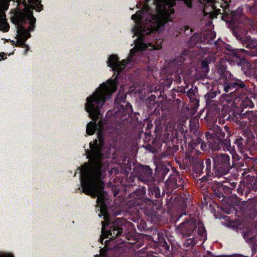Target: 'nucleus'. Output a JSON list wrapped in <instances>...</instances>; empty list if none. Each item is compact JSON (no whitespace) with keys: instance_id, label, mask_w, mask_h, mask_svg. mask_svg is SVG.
<instances>
[{"instance_id":"nucleus-1","label":"nucleus","mask_w":257,"mask_h":257,"mask_svg":"<svg viewBox=\"0 0 257 257\" xmlns=\"http://www.w3.org/2000/svg\"><path fill=\"white\" fill-rule=\"evenodd\" d=\"M117 86L114 80L109 79L106 82L100 85L98 88L86 98L85 104L86 111L94 122H90L87 125L86 133L92 135L98 130V139L92 144H89L90 150L87 158L90 159L89 164H85L81 171V186L82 191L92 198L97 197V203H103L107 195L104 191L105 184L102 179L105 176V169L102 163L103 155L102 150L104 145L103 131V123L99 120L97 124L96 121L101 117L100 108L105 101L109 99L112 94L116 90Z\"/></svg>"},{"instance_id":"nucleus-2","label":"nucleus","mask_w":257,"mask_h":257,"mask_svg":"<svg viewBox=\"0 0 257 257\" xmlns=\"http://www.w3.org/2000/svg\"><path fill=\"white\" fill-rule=\"evenodd\" d=\"M12 22L17 26L18 35L16 47H24L26 46L25 42L31 37L30 32L35 27L36 18L29 10L15 12L14 16L11 17Z\"/></svg>"},{"instance_id":"nucleus-3","label":"nucleus","mask_w":257,"mask_h":257,"mask_svg":"<svg viewBox=\"0 0 257 257\" xmlns=\"http://www.w3.org/2000/svg\"><path fill=\"white\" fill-rule=\"evenodd\" d=\"M211 157L213 161V170L216 175H226L231 169L236 167V164L233 161L231 162L229 156L225 154L213 153Z\"/></svg>"},{"instance_id":"nucleus-4","label":"nucleus","mask_w":257,"mask_h":257,"mask_svg":"<svg viewBox=\"0 0 257 257\" xmlns=\"http://www.w3.org/2000/svg\"><path fill=\"white\" fill-rule=\"evenodd\" d=\"M243 111V109L240 113H234L232 119L244 134H248L251 132L252 125H254L256 122V115L253 111Z\"/></svg>"},{"instance_id":"nucleus-5","label":"nucleus","mask_w":257,"mask_h":257,"mask_svg":"<svg viewBox=\"0 0 257 257\" xmlns=\"http://www.w3.org/2000/svg\"><path fill=\"white\" fill-rule=\"evenodd\" d=\"M105 221H102L101 232L102 234L108 237L109 235L111 238H115L121 235L123 231L122 226L125 224V220L123 218H116L112 222L109 230H106V227L110 224V219L107 215H104Z\"/></svg>"},{"instance_id":"nucleus-6","label":"nucleus","mask_w":257,"mask_h":257,"mask_svg":"<svg viewBox=\"0 0 257 257\" xmlns=\"http://www.w3.org/2000/svg\"><path fill=\"white\" fill-rule=\"evenodd\" d=\"M231 30L236 39L243 46L246 45L250 46L253 44L252 39L249 35H247L248 29L242 24H233Z\"/></svg>"},{"instance_id":"nucleus-7","label":"nucleus","mask_w":257,"mask_h":257,"mask_svg":"<svg viewBox=\"0 0 257 257\" xmlns=\"http://www.w3.org/2000/svg\"><path fill=\"white\" fill-rule=\"evenodd\" d=\"M229 127L227 126L224 127L222 130L218 125H214L210 128V132H205V136L207 140H212L213 137L220 140H229L230 134L228 131Z\"/></svg>"},{"instance_id":"nucleus-8","label":"nucleus","mask_w":257,"mask_h":257,"mask_svg":"<svg viewBox=\"0 0 257 257\" xmlns=\"http://www.w3.org/2000/svg\"><path fill=\"white\" fill-rule=\"evenodd\" d=\"M138 179L145 183H150L154 181L153 171L148 166L139 165L135 170Z\"/></svg>"},{"instance_id":"nucleus-9","label":"nucleus","mask_w":257,"mask_h":257,"mask_svg":"<svg viewBox=\"0 0 257 257\" xmlns=\"http://www.w3.org/2000/svg\"><path fill=\"white\" fill-rule=\"evenodd\" d=\"M200 153V152L199 151L194 148L188 151V156L190 161L192 162L194 172L199 175H203V168L204 166H203V161L201 159H198Z\"/></svg>"},{"instance_id":"nucleus-10","label":"nucleus","mask_w":257,"mask_h":257,"mask_svg":"<svg viewBox=\"0 0 257 257\" xmlns=\"http://www.w3.org/2000/svg\"><path fill=\"white\" fill-rule=\"evenodd\" d=\"M130 61L129 58L127 60L119 61L116 55H111L110 56L107 63L108 66L111 67L113 71L120 72Z\"/></svg>"},{"instance_id":"nucleus-11","label":"nucleus","mask_w":257,"mask_h":257,"mask_svg":"<svg viewBox=\"0 0 257 257\" xmlns=\"http://www.w3.org/2000/svg\"><path fill=\"white\" fill-rule=\"evenodd\" d=\"M209 143L211 149L213 151H219L222 147L223 149H226L227 151L231 152L233 149L231 148L230 143V140H220L213 137L212 140H207Z\"/></svg>"},{"instance_id":"nucleus-12","label":"nucleus","mask_w":257,"mask_h":257,"mask_svg":"<svg viewBox=\"0 0 257 257\" xmlns=\"http://www.w3.org/2000/svg\"><path fill=\"white\" fill-rule=\"evenodd\" d=\"M196 228V222L194 220L186 221L178 227L179 232L184 236L191 235Z\"/></svg>"},{"instance_id":"nucleus-13","label":"nucleus","mask_w":257,"mask_h":257,"mask_svg":"<svg viewBox=\"0 0 257 257\" xmlns=\"http://www.w3.org/2000/svg\"><path fill=\"white\" fill-rule=\"evenodd\" d=\"M215 74L218 75V78L220 79V82L224 80V78H229L231 77V73L227 70L226 62L222 60L220 61L215 66Z\"/></svg>"},{"instance_id":"nucleus-14","label":"nucleus","mask_w":257,"mask_h":257,"mask_svg":"<svg viewBox=\"0 0 257 257\" xmlns=\"http://www.w3.org/2000/svg\"><path fill=\"white\" fill-rule=\"evenodd\" d=\"M172 169L174 174H170L168 179L166 181V185L167 189L169 190L167 193H172L173 190L178 188V185L177 184V177L178 176V173L175 168H172Z\"/></svg>"},{"instance_id":"nucleus-15","label":"nucleus","mask_w":257,"mask_h":257,"mask_svg":"<svg viewBox=\"0 0 257 257\" xmlns=\"http://www.w3.org/2000/svg\"><path fill=\"white\" fill-rule=\"evenodd\" d=\"M28 2L30 4V6H29L27 4H26L25 0V8L22 10H20L18 11H16V12L25 11V10H29L33 14L32 10H35L38 12H41L43 10V5L41 4L39 0H28Z\"/></svg>"},{"instance_id":"nucleus-16","label":"nucleus","mask_w":257,"mask_h":257,"mask_svg":"<svg viewBox=\"0 0 257 257\" xmlns=\"http://www.w3.org/2000/svg\"><path fill=\"white\" fill-rule=\"evenodd\" d=\"M245 188H246V192H249L257 191V177L247 176L246 180Z\"/></svg>"},{"instance_id":"nucleus-17","label":"nucleus","mask_w":257,"mask_h":257,"mask_svg":"<svg viewBox=\"0 0 257 257\" xmlns=\"http://www.w3.org/2000/svg\"><path fill=\"white\" fill-rule=\"evenodd\" d=\"M246 141L245 147L251 151H257V137L249 133Z\"/></svg>"},{"instance_id":"nucleus-18","label":"nucleus","mask_w":257,"mask_h":257,"mask_svg":"<svg viewBox=\"0 0 257 257\" xmlns=\"http://www.w3.org/2000/svg\"><path fill=\"white\" fill-rule=\"evenodd\" d=\"M235 79L231 80L229 78H224V80L221 82L224 85V90L225 92L232 93L234 91L235 87Z\"/></svg>"},{"instance_id":"nucleus-19","label":"nucleus","mask_w":257,"mask_h":257,"mask_svg":"<svg viewBox=\"0 0 257 257\" xmlns=\"http://www.w3.org/2000/svg\"><path fill=\"white\" fill-rule=\"evenodd\" d=\"M252 42L253 44H252L250 46H246V45L243 46L250 50L246 51L244 49H241V51L244 52L246 56L257 57V43L255 40L253 39H252Z\"/></svg>"},{"instance_id":"nucleus-20","label":"nucleus","mask_w":257,"mask_h":257,"mask_svg":"<svg viewBox=\"0 0 257 257\" xmlns=\"http://www.w3.org/2000/svg\"><path fill=\"white\" fill-rule=\"evenodd\" d=\"M215 36L216 34L214 32L209 30L205 31L202 33V41L205 43L209 44H211L212 43H215V42H213Z\"/></svg>"},{"instance_id":"nucleus-21","label":"nucleus","mask_w":257,"mask_h":257,"mask_svg":"<svg viewBox=\"0 0 257 257\" xmlns=\"http://www.w3.org/2000/svg\"><path fill=\"white\" fill-rule=\"evenodd\" d=\"M195 91L192 89H189L187 92V96L189 98L190 102L192 103L191 107L193 109H196L199 106V100L195 97Z\"/></svg>"},{"instance_id":"nucleus-22","label":"nucleus","mask_w":257,"mask_h":257,"mask_svg":"<svg viewBox=\"0 0 257 257\" xmlns=\"http://www.w3.org/2000/svg\"><path fill=\"white\" fill-rule=\"evenodd\" d=\"M10 26L7 22L6 15L4 12L0 11V30L7 32L9 31Z\"/></svg>"},{"instance_id":"nucleus-23","label":"nucleus","mask_w":257,"mask_h":257,"mask_svg":"<svg viewBox=\"0 0 257 257\" xmlns=\"http://www.w3.org/2000/svg\"><path fill=\"white\" fill-rule=\"evenodd\" d=\"M126 97V94L124 93L123 91H119L115 99V104L116 105L117 107L121 104L125 103L126 102L125 100Z\"/></svg>"},{"instance_id":"nucleus-24","label":"nucleus","mask_w":257,"mask_h":257,"mask_svg":"<svg viewBox=\"0 0 257 257\" xmlns=\"http://www.w3.org/2000/svg\"><path fill=\"white\" fill-rule=\"evenodd\" d=\"M198 136L199 135L196 136V139L194 142L195 147H193L191 150L194 148L198 151V149L200 148L202 150H204L206 148V145Z\"/></svg>"},{"instance_id":"nucleus-25","label":"nucleus","mask_w":257,"mask_h":257,"mask_svg":"<svg viewBox=\"0 0 257 257\" xmlns=\"http://www.w3.org/2000/svg\"><path fill=\"white\" fill-rule=\"evenodd\" d=\"M119 111H121L124 114L131 113L133 112V109L131 104L125 102V103L122 104L118 106Z\"/></svg>"},{"instance_id":"nucleus-26","label":"nucleus","mask_w":257,"mask_h":257,"mask_svg":"<svg viewBox=\"0 0 257 257\" xmlns=\"http://www.w3.org/2000/svg\"><path fill=\"white\" fill-rule=\"evenodd\" d=\"M235 87L234 91L236 90H241L242 92H246L248 90V87L246 86L244 82L240 79H235Z\"/></svg>"},{"instance_id":"nucleus-27","label":"nucleus","mask_w":257,"mask_h":257,"mask_svg":"<svg viewBox=\"0 0 257 257\" xmlns=\"http://www.w3.org/2000/svg\"><path fill=\"white\" fill-rule=\"evenodd\" d=\"M170 172L169 167L165 165H162L159 169V178L161 181H163L165 180L166 176Z\"/></svg>"},{"instance_id":"nucleus-28","label":"nucleus","mask_w":257,"mask_h":257,"mask_svg":"<svg viewBox=\"0 0 257 257\" xmlns=\"http://www.w3.org/2000/svg\"><path fill=\"white\" fill-rule=\"evenodd\" d=\"M149 194L151 196H154L156 198H159L161 197L160 190L158 187L154 186L149 188Z\"/></svg>"},{"instance_id":"nucleus-29","label":"nucleus","mask_w":257,"mask_h":257,"mask_svg":"<svg viewBox=\"0 0 257 257\" xmlns=\"http://www.w3.org/2000/svg\"><path fill=\"white\" fill-rule=\"evenodd\" d=\"M240 106L243 108H252L253 106V103L252 100L248 98V97H245L242 98Z\"/></svg>"},{"instance_id":"nucleus-30","label":"nucleus","mask_w":257,"mask_h":257,"mask_svg":"<svg viewBox=\"0 0 257 257\" xmlns=\"http://www.w3.org/2000/svg\"><path fill=\"white\" fill-rule=\"evenodd\" d=\"M198 124L196 123L195 120H191L190 123V130L191 132L195 135H200V133L198 131Z\"/></svg>"},{"instance_id":"nucleus-31","label":"nucleus","mask_w":257,"mask_h":257,"mask_svg":"<svg viewBox=\"0 0 257 257\" xmlns=\"http://www.w3.org/2000/svg\"><path fill=\"white\" fill-rule=\"evenodd\" d=\"M245 7L247 12L251 15L257 16V3H254L251 5H246Z\"/></svg>"},{"instance_id":"nucleus-32","label":"nucleus","mask_w":257,"mask_h":257,"mask_svg":"<svg viewBox=\"0 0 257 257\" xmlns=\"http://www.w3.org/2000/svg\"><path fill=\"white\" fill-rule=\"evenodd\" d=\"M244 237L246 241L251 243H255L256 241L255 235H252L250 231H246L244 233Z\"/></svg>"},{"instance_id":"nucleus-33","label":"nucleus","mask_w":257,"mask_h":257,"mask_svg":"<svg viewBox=\"0 0 257 257\" xmlns=\"http://www.w3.org/2000/svg\"><path fill=\"white\" fill-rule=\"evenodd\" d=\"M216 95V91H209L205 95V97L206 99V103L208 104L213 101L212 99L214 98Z\"/></svg>"},{"instance_id":"nucleus-34","label":"nucleus","mask_w":257,"mask_h":257,"mask_svg":"<svg viewBox=\"0 0 257 257\" xmlns=\"http://www.w3.org/2000/svg\"><path fill=\"white\" fill-rule=\"evenodd\" d=\"M244 144H246V142H245L241 138L236 139L235 141V144L237 146L240 152H242L243 150Z\"/></svg>"},{"instance_id":"nucleus-35","label":"nucleus","mask_w":257,"mask_h":257,"mask_svg":"<svg viewBox=\"0 0 257 257\" xmlns=\"http://www.w3.org/2000/svg\"><path fill=\"white\" fill-rule=\"evenodd\" d=\"M199 38L200 37L198 34H193L190 38L189 45L192 47H194L199 40Z\"/></svg>"},{"instance_id":"nucleus-36","label":"nucleus","mask_w":257,"mask_h":257,"mask_svg":"<svg viewBox=\"0 0 257 257\" xmlns=\"http://www.w3.org/2000/svg\"><path fill=\"white\" fill-rule=\"evenodd\" d=\"M215 59L213 56L208 57L206 58L201 61V67H208V64L210 63L211 61H213Z\"/></svg>"},{"instance_id":"nucleus-37","label":"nucleus","mask_w":257,"mask_h":257,"mask_svg":"<svg viewBox=\"0 0 257 257\" xmlns=\"http://www.w3.org/2000/svg\"><path fill=\"white\" fill-rule=\"evenodd\" d=\"M206 168L205 169V173L207 176H209L211 171V160L210 159L208 158L205 161Z\"/></svg>"},{"instance_id":"nucleus-38","label":"nucleus","mask_w":257,"mask_h":257,"mask_svg":"<svg viewBox=\"0 0 257 257\" xmlns=\"http://www.w3.org/2000/svg\"><path fill=\"white\" fill-rule=\"evenodd\" d=\"M151 32V31L147 29V31L144 29L142 27L140 28V33L139 34V37L141 39H143L145 36V35H148L150 34Z\"/></svg>"},{"instance_id":"nucleus-39","label":"nucleus","mask_w":257,"mask_h":257,"mask_svg":"<svg viewBox=\"0 0 257 257\" xmlns=\"http://www.w3.org/2000/svg\"><path fill=\"white\" fill-rule=\"evenodd\" d=\"M196 244V242L194 238H189L186 240L184 245L186 247H193Z\"/></svg>"},{"instance_id":"nucleus-40","label":"nucleus","mask_w":257,"mask_h":257,"mask_svg":"<svg viewBox=\"0 0 257 257\" xmlns=\"http://www.w3.org/2000/svg\"><path fill=\"white\" fill-rule=\"evenodd\" d=\"M249 75L250 77L257 80V68H253L249 70Z\"/></svg>"},{"instance_id":"nucleus-41","label":"nucleus","mask_w":257,"mask_h":257,"mask_svg":"<svg viewBox=\"0 0 257 257\" xmlns=\"http://www.w3.org/2000/svg\"><path fill=\"white\" fill-rule=\"evenodd\" d=\"M198 229H197L198 234L200 236H203V235L205 231V228L202 225V223L201 222H200V223H198Z\"/></svg>"},{"instance_id":"nucleus-42","label":"nucleus","mask_w":257,"mask_h":257,"mask_svg":"<svg viewBox=\"0 0 257 257\" xmlns=\"http://www.w3.org/2000/svg\"><path fill=\"white\" fill-rule=\"evenodd\" d=\"M135 48H136L138 50L142 51L145 50L147 48V46L146 44L141 43L137 44Z\"/></svg>"},{"instance_id":"nucleus-43","label":"nucleus","mask_w":257,"mask_h":257,"mask_svg":"<svg viewBox=\"0 0 257 257\" xmlns=\"http://www.w3.org/2000/svg\"><path fill=\"white\" fill-rule=\"evenodd\" d=\"M178 179H177V184L178 185V188L181 187V188H183V183L184 181L183 179L180 177V176H178Z\"/></svg>"},{"instance_id":"nucleus-44","label":"nucleus","mask_w":257,"mask_h":257,"mask_svg":"<svg viewBox=\"0 0 257 257\" xmlns=\"http://www.w3.org/2000/svg\"><path fill=\"white\" fill-rule=\"evenodd\" d=\"M201 76L205 77L209 71V67H203L201 68Z\"/></svg>"},{"instance_id":"nucleus-45","label":"nucleus","mask_w":257,"mask_h":257,"mask_svg":"<svg viewBox=\"0 0 257 257\" xmlns=\"http://www.w3.org/2000/svg\"><path fill=\"white\" fill-rule=\"evenodd\" d=\"M223 2V4L221 3L220 5V7L222 8V10L223 9V7L227 6L228 8L229 7V3L231 2V0H222Z\"/></svg>"},{"instance_id":"nucleus-46","label":"nucleus","mask_w":257,"mask_h":257,"mask_svg":"<svg viewBox=\"0 0 257 257\" xmlns=\"http://www.w3.org/2000/svg\"><path fill=\"white\" fill-rule=\"evenodd\" d=\"M219 189H222V190L224 191L225 193H226L227 192H230V190H231L229 187L223 186V185H221V187H219Z\"/></svg>"},{"instance_id":"nucleus-47","label":"nucleus","mask_w":257,"mask_h":257,"mask_svg":"<svg viewBox=\"0 0 257 257\" xmlns=\"http://www.w3.org/2000/svg\"><path fill=\"white\" fill-rule=\"evenodd\" d=\"M143 202L146 203L147 204L151 205L153 203V201L151 199H148L147 198H143L142 199Z\"/></svg>"},{"instance_id":"nucleus-48","label":"nucleus","mask_w":257,"mask_h":257,"mask_svg":"<svg viewBox=\"0 0 257 257\" xmlns=\"http://www.w3.org/2000/svg\"><path fill=\"white\" fill-rule=\"evenodd\" d=\"M135 193L137 195H143L145 194V192L144 190L143 189H139L135 191Z\"/></svg>"},{"instance_id":"nucleus-49","label":"nucleus","mask_w":257,"mask_h":257,"mask_svg":"<svg viewBox=\"0 0 257 257\" xmlns=\"http://www.w3.org/2000/svg\"><path fill=\"white\" fill-rule=\"evenodd\" d=\"M232 157L233 160H239V157L237 154L233 153Z\"/></svg>"},{"instance_id":"nucleus-50","label":"nucleus","mask_w":257,"mask_h":257,"mask_svg":"<svg viewBox=\"0 0 257 257\" xmlns=\"http://www.w3.org/2000/svg\"><path fill=\"white\" fill-rule=\"evenodd\" d=\"M6 58V55L4 53H0V61Z\"/></svg>"},{"instance_id":"nucleus-51","label":"nucleus","mask_w":257,"mask_h":257,"mask_svg":"<svg viewBox=\"0 0 257 257\" xmlns=\"http://www.w3.org/2000/svg\"><path fill=\"white\" fill-rule=\"evenodd\" d=\"M230 187H229L230 188V189H234L236 187V183H234V182H233L232 183H230Z\"/></svg>"},{"instance_id":"nucleus-52","label":"nucleus","mask_w":257,"mask_h":257,"mask_svg":"<svg viewBox=\"0 0 257 257\" xmlns=\"http://www.w3.org/2000/svg\"><path fill=\"white\" fill-rule=\"evenodd\" d=\"M134 53H135L134 50V49H132L131 50V52H130V55H129L130 57H132L134 55Z\"/></svg>"},{"instance_id":"nucleus-53","label":"nucleus","mask_w":257,"mask_h":257,"mask_svg":"<svg viewBox=\"0 0 257 257\" xmlns=\"http://www.w3.org/2000/svg\"><path fill=\"white\" fill-rule=\"evenodd\" d=\"M207 7H207V5H205V6H204V9H203V12H204V13L205 14L208 13V12H206L207 8Z\"/></svg>"},{"instance_id":"nucleus-54","label":"nucleus","mask_w":257,"mask_h":257,"mask_svg":"<svg viewBox=\"0 0 257 257\" xmlns=\"http://www.w3.org/2000/svg\"><path fill=\"white\" fill-rule=\"evenodd\" d=\"M237 191H238V193H239L241 194H243V191H242V189L241 188H238L237 189Z\"/></svg>"},{"instance_id":"nucleus-55","label":"nucleus","mask_w":257,"mask_h":257,"mask_svg":"<svg viewBox=\"0 0 257 257\" xmlns=\"http://www.w3.org/2000/svg\"><path fill=\"white\" fill-rule=\"evenodd\" d=\"M176 79L177 81H178L179 83L181 82V77L180 76H177Z\"/></svg>"},{"instance_id":"nucleus-56","label":"nucleus","mask_w":257,"mask_h":257,"mask_svg":"<svg viewBox=\"0 0 257 257\" xmlns=\"http://www.w3.org/2000/svg\"><path fill=\"white\" fill-rule=\"evenodd\" d=\"M214 194L215 196H216L217 197H218L219 198H220V194H218L217 192H214Z\"/></svg>"},{"instance_id":"nucleus-57","label":"nucleus","mask_w":257,"mask_h":257,"mask_svg":"<svg viewBox=\"0 0 257 257\" xmlns=\"http://www.w3.org/2000/svg\"><path fill=\"white\" fill-rule=\"evenodd\" d=\"M164 244H165L166 246H165V248L167 249H168L169 248V246L167 244V243H166V242H165L164 243Z\"/></svg>"},{"instance_id":"nucleus-58","label":"nucleus","mask_w":257,"mask_h":257,"mask_svg":"<svg viewBox=\"0 0 257 257\" xmlns=\"http://www.w3.org/2000/svg\"><path fill=\"white\" fill-rule=\"evenodd\" d=\"M189 29V27L188 26H185L184 27V31L185 32L186 30H188Z\"/></svg>"},{"instance_id":"nucleus-59","label":"nucleus","mask_w":257,"mask_h":257,"mask_svg":"<svg viewBox=\"0 0 257 257\" xmlns=\"http://www.w3.org/2000/svg\"><path fill=\"white\" fill-rule=\"evenodd\" d=\"M234 56H235V58H236V59H237L238 58V56L237 55L236 53L234 54Z\"/></svg>"},{"instance_id":"nucleus-60","label":"nucleus","mask_w":257,"mask_h":257,"mask_svg":"<svg viewBox=\"0 0 257 257\" xmlns=\"http://www.w3.org/2000/svg\"><path fill=\"white\" fill-rule=\"evenodd\" d=\"M174 149L176 151L178 150V147L177 146H174Z\"/></svg>"},{"instance_id":"nucleus-61","label":"nucleus","mask_w":257,"mask_h":257,"mask_svg":"<svg viewBox=\"0 0 257 257\" xmlns=\"http://www.w3.org/2000/svg\"><path fill=\"white\" fill-rule=\"evenodd\" d=\"M255 208L257 211V201L255 202Z\"/></svg>"},{"instance_id":"nucleus-62","label":"nucleus","mask_w":257,"mask_h":257,"mask_svg":"<svg viewBox=\"0 0 257 257\" xmlns=\"http://www.w3.org/2000/svg\"><path fill=\"white\" fill-rule=\"evenodd\" d=\"M136 17V15H134L132 16V19L134 20L135 19V18Z\"/></svg>"},{"instance_id":"nucleus-63","label":"nucleus","mask_w":257,"mask_h":257,"mask_svg":"<svg viewBox=\"0 0 257 257\" xmlns=\"http://www.w3.org/2000/svg\"><path fill=\"white\" fill-rule=\"evenodd\" d=\"M238 164L239 165V166H241V167H243V164H241V163H238Z\"/></svg>"},{"instance_id":"nucleus-64","label":"nucleus","mask_w":257,"mask_h":257,"mask_svg":"<svg viewBox=\"0 0 257 257\" xmlns=\"http://www.w3.org/2000/svg\"><path fill=\"white\" fill-rule=\"evenodd\" d=\"M161 48V47H158V48H155V49H160V48Z\"/></svg>"}]
</instances>
